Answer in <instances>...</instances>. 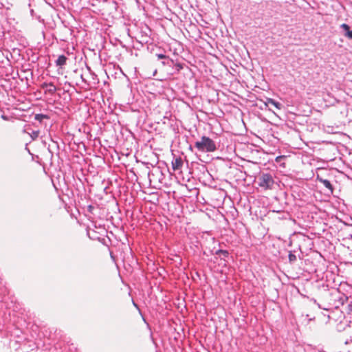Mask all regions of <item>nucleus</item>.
I'll return each instance as SVG.
<instances>
[{
    "label": "nucleus",
    "mask_w": 352,
    "mask_h": 352,
    "mask_svg": "<svg viewBox=\"0 0 352 352\" xmlns=\"http://www.w3.org/2000/svg\"><path fill=\"white\" fill-rule=\"evenodd\" d=\"M195 147L200 152L210 153L216 151L214 142L208 137L202 136L201 140L195 143Z\"/></svg>",
    "instance_id": "1"
},
{
    "label": "nucleus",
    "mask_w": 352,
    "mask_h": 352,
    "mask_svg": "<svg viewBox=\"0 0 352 352\" xmlns=\"http://www.w3.org/2000/svg\"><path fill=\"white\" fill-rule=\"evenodd\" d=\"M274 183V179L272 175L269 173L262 174L258 177V185L264 190L271 189Z\"/></svg>",
    "instance_id": "2"
},
{
    "label": "nucleus",
    "mask_w": 352,
    "mask_h": 352,
    "mask_svg": "<svg viewBox=\"0 0 352 352\" xmlns=\"http://www.w3.org/2000/svg\"><path fill=\"white\" fill-rule=\"evenodd\" d=\"M41 87L42 88L45 89V91L50 94H54L57 90V88L52 82L43 83Z\"/></svg>",
    "instance_id": "3"
},
{
    "label": "nucleus",
    "mask_w": 352,
    "mask_h": 352,
    "mask_svg": "<svg viewBox=\"0 0 352 352\" xmlns=\"http://www.w3.org/2000/svg\"><path fill=\"white\" fill-rule=\"evenodd\" d=\"M317 179L320 183H322L327 188H328L331 193L333 192V186L331 185V182L329 180L322 179V178L320 177L319 175H317Z\"/></svg>",
    "instance_id": "4"
},
{
    "label": "nucleus",
    "mask_w": 352,
    "mask_h": 352,
    "mask_svg": "<svg viewBox=\"0 0 352 352\" xmlns=\"http://www.w3.org/2000/svg\"><path fill=\"white\" fill-rule=\"evenodd\" d=\"M183 165V161L181 157L176 158L173 162H172V167L173 170H179L182 168Z\"/></svg>",
    "instance_id": "5"
},
{
    "label": "nucleus",
    "mask_w": 352,
    "mask_h": 352,
    "mask_svg": "<svg viewBox=\"0 0 352 352\" xmlns=\"http://www.w3.org/2000/svg\"><path fill=\"white\" fill-rule=\"evenodd\" d=\"M67 59V58L65 55L59 56L56 61V65L60 67L63 66L64 65H65Z\"/></svg>",
    "instance_id": "6"
},
{
    "label": "nucleus",
    "mask_w": 352,
    "mask_h": 352,
    "mask_svg": "<svg viewBox=\"0 0 352 352\" xmlns=\"http://www.w3.org/2000/svg\"><path fill=\"white\" fill-rule=\"evenodd\" d=\"M266 104H271L274 105L276 109H281V104L276 102L272 98H267Z\"/></svg>",
    "instance_id": "7"
},
{
    "label": "nucleus",
    "mask_w": 352,
    "mask_h": 352,
    "mask_svg": "<svg viewBox=\"0 0 352 352\" xmlns=\"http://www.w3.org/2000/svg\"><path fill=\"white\" fill-rule=\"evenodd\" d=\"M43 118H47V116L43 114H36L35 116V119L40 122H41Z\"/></svg>",
    "instance_id": "8"
},
{
    "label": "nucleus",
    "mask_w": 352,
    "mask_h": 352,
    "mask_svg": "<svg viewBox=\"0 0 352 352\" xmlns=\"http://www.w3.org/2000/svg\"><path fill=\"white\" fill-rule=\"evenodd\" d=\"M38 135H39V131H32V133H31V138H32V140H36L38 137Z\"/></svg>",
    "instance_id": "9"
},
{
    "label": "nucleus",
    "mask_w": 352,
    "mask_h": 352,
    "mask_svg": "<svg viewBox=\"0 0 352 352\" xmlns=\"http://www.w3.org/2000/svg\"><path fill=\"white\" fill-rule=\"evenodd\" d=\"M341 28L346 31V32H347L349 30H350V28H349V26L346 24V23H343L341 25Z\"/></svg>",
    "instance_id": "10"
},
{
    "label": "nucleus",
    "mask_w": 352,
    "mask_h": 352,
    "mask_svg": "<svg viewBox=\"0 0 352 352\" xmlns=\"http://www.w3.org/2000/svg\"><path fill=\"white\" fill-rule=\"evenodd\" d=\"M217 254H221L222 255H223L224 256H228V251L226 250H219L217 252Z\"/></svg>",
    "instance_id": "11"
},
{
    "label": "nucleus",
    "mask_w": 352,
    "mask_h": 352,
    "mask_svg": "<svg viewBox=\"0 0 352 352\" xmlns=\"http://www.w3.org/2000/svg\"><path fill=\"white\" fill-rule=\"evenodd\" d=\"M285 157H286L285 155H280V156H278L276 157L275 161H276V162L279 163V162H280L282 159H285Z\"/></svg>",
    "instance_id": "12"
},
{
    "label": "nucleus",
    "mask_w": 352,
    "mask_h": 352,
    "mask_svg": "<svg viewBox=\"0 0 352 352\" xmlns=\"http://www.w3.org/2000/svg\"><path fill=\"white\" fill-rule=\"evenodd\" d=\"M157 56L158 58L160 59H166V58H168V56H166V55L163 54H157Z\"/></svg>",
    "instance_id": "13"
},
{
    "label": "nucleus",
    "mask_w": 352,
    "mask_h": 352,
    "mask_svg": "<svg viewBox=\"0 0 352 352\" xmlns=\"http://www.w3.org/2000/svg\"><path fill=\"white\" fill-rule=\"evenodd\" d=\"M289 258L290 261H294L296 260V256L293 254H289Z\"/></svg>",
    "instance_id": "14"
},
{
    "label": "nucleus",
    "mask_w": 352,
    "mask_h": 352,
    "mask_svg": "<svg viewBox=\"0 0 352 352\" xmlns=\"http://www.w3.org/2000/svg\"><path fill=\"white\" fill-rule=\"evenodd\" d=\"M345 35L352 39V30H349L347 32H346Z\"/></svg>",
    "instance_id": "15"
},
{
    "label": "nucleus",
    "mask_w": 352,
    "mask_h": 352,
    "mask_svg": "<svg viewBox=\"0 0 352 352\" xmlns=\"http://www.w3.org/2000/svg\"><path fill=\"white\" fill-rule=\"evenodd\" d=\"M282 166H283V167H285V163H283V164H282Z\"/></svg>",
    "instance_id": "16"
}]
</instances>
